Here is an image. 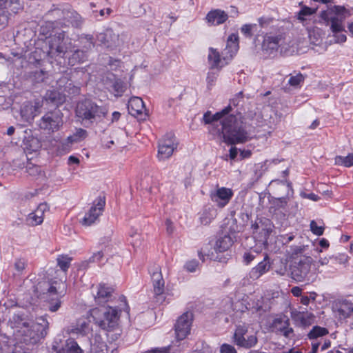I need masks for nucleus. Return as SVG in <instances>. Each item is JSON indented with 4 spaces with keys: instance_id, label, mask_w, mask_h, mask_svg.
Listing matches in <instances>:
<instances>
[{
    "instance_id": "f257e3e1",
    "label": "nucleus",
    "mask_w": 353,
    "mask_h": 353,
    "mask_svg": "<svg viewBox=\"0 0 353 353\" xmlns=\"http://www.w3.org/2000/svg\"><path fill=\"white\" fill-rule=\"evenodd\" d=\"M242 99L243 92H240L230 100L229 105H231L232 112L221 123L223 141L228 144L243 143L250 139L241 114L233 109V107L239 105Z\"/></svg>"
},
{
    "instance_id": "f03ea898",
    "label": "nucleus",
    "mask_w": 353,
    "mask_h": 353,
    "mask_svg": "<svg viewBox=\"0 0 353 353\" xmlns=\"http://www.w3.org/2000/svg\"><path fill=\"white\" fill-rule=\"evenodd\" d=\"M34 317L31 314L30 318L23 322V353L34 350L47 334L48 322L46 319L43 316H35V319Z\"/></svg>"
},
{
    "instance_id": "7ed1b4c3",
    "label": "nucleus",
    "mask_w": 353,
    "mask_h": 353,
    "mask_svg": "<svg viewBox=\"0 0 353 353\" xmlns=\"http://www.w3.org/2000/svg\"><path fill=\"white\" fill-rule=\"evenodd\" d=\"M76 116L84 125L98 123L106 117L108 109L90 99L79 101L76 107Z\"/></svg>"
},
{
    "instance_id": "20e7f679",
    "label": "nucleus",
    "mask_w": 353,
    "mask_h": 353,
    "mask_svg": "<svg viewBox=\"0 0 353 353\" xmlns=\"http://www.w3.org/2000/svg\"><path fill=\"white\" fill-rule=\"evenodd\" d=\"M89 314L101 329L107 332L115 331L118 329L119 314L117 307H95L91 309Z\"/></svg>"
},
{
    "instance_id": "39448f33",
    "label": "nucleus",
    "mask_w": 353,
    "mask_h": 353,
    "mask_svg": "<svg viewBox=\"0 0 353 353\" xmlns=\"http://www.w3.org/2000/svg\"><path fill=\"white\" fill-rule=\"evenodd\" d=\"M59 278H54L50 282V287L46 293V302L50 312H57L61 305V299L67 293L66 276L58 274Z\"/></svg>"
},
{
    "instance_id": "423d86ee",
    "label": "nucleus",
    "mask_w": 353,
    "mask_h": 353,
    "mask_svg": "<svg viewBox=\"0 0 353 353\" xmlns=\"http://www.w3.org/2000/svg\"><path fill=\"white\" fill-rule=\"evenodd\" d=\"M239 50V46H225L223 49L209 48L208 63L210 70H220L233 58Z\"/></svg>"
},
{
    "instance_id": "0eeeda50",
    "label": "nucleus",
    "mask_w": 353,
    "mask_h": 353,
    "mask_svg": "<svg viewBox=\"0 0 353 353\" xmlns=\"http://www.w3.org/2000/svg\"><path fill=\"white\" fill-rule=\"evenodd\" d=\"M257 332L250 327L248 324L236 325L234 335V343L241 347L250 349L254 347L257 342Z\"/></svg>"
},
{
    "instance_id": "6e6552de",
    "label": "nucleus",
    "mask_w": 353,
    "mask_h": 353,
    "mask_svg": "<svg viewBox=\"0 0 353 353\" xmlns=\"http://www.w3.org/2000/svg\"><path fill=\"white\" fill-rule=\"evenodd\" d=\"M312 259L310 256L301 255L291 265L292 277L298 282L305 280L310 271Z\"/></svg>"
},
{
    "instance_id": "1a4fd4ad",
    "label": "nucleus",
    "mask_w": 353,
    "mask_h": 353,
    "mask_svg": "<svg viewBox=\"0 0 353 353\" xmlns=\"http://www.w3.org/2000/svg\"><path fill=\"white\" fill-rule=\"evenodd\" d=\"M332 11L336 14V17H330L327 11L321 12V18L327 22L330 21L331 30L334 33H340L343 30L342 21L350 14L343 6H334Z\"/></svg>"
},
{
    "instance_id": "9d476101",
    "label": "nucleus",
    "mask_w": 353,
    "mask_h": 353,
    "mask_svg": "<svg viewBox=\"0 0 353 353\" xmlns=\"http://www.w3.org/2000/svg\"><path fill=\"white\" fill-rule=\"evenodd\" d=\"M63 124L62 117L59 111L48 112L45 114L39 122L41 129L52 133L58 131Z\"/></svg>"
},
{
    "instance_id": "9b49d317",
    "label": "nucleus",
    "mask_w": 353,
    "mask_h": 353,
    "mask_svg": "<svg viewBox=\"0 0 353 353\" xmlns=\"http://www.w3.org/2000/svg\"><path fill=\"white\" fill-rule=\"evenodd\" d=\"M105 205L104 197H98L94 202L88 212L85 213L81 221V223L85 226H90L99 220V216L103 212Z\"/></svg>"
},
{
    "instance_id": "f8f14e48",
    "label": "nucleus",
    "mask_w": 353,
    "mask_h": 353,
    "mask_svg": "<svg viewBox=\"0 0 353 353\" xmlns=\"http://www.w3.org/2000/svg\"><path fill=\"white\" fill-rule=\"evenodd\" d=\"M177 147L175 137L172 134L165 135L159 143L158 158L165 160L170 158Z\"/></svg>"
},
{
    "instance_id": "ddd939ff",
    "label": "nucleus",
    "mask_w": 353,
    "mask_h": 353,
    "mask_svg": "<svg viewBox=\"0 0 353 353\" xmlns=\"http://www.w3.org/2000/svg\"><path fill=\"white\" fill-rule=\"evenodd\" d=\"M192 321L191 312L183 313L176 321L174 325L176 338L178 341L183 340L190 334Z\"/></svg>"
},
{
    "instance_id": "4468645a",
    "label": "nucleus",
    "mask_w": 353,
    "mask_h": 353,
    "mask_svg": "<svg viewBox=\"0 0 353 353\" xmlns=\"http://www.w3.org/2000/svg\"><path fill=\"white\" fill-rule=\"evenodd\" d=\"M24 133L26 135L23 139V152L26 153L28 161H30L37 155L41 143L37 137L31 134L30 130H25Z\"/></svg>"
},
{
    "instance_id": "2eb2a0df",
    "label": "nucleus",
    "mask_w": 353,
    "mask_h": 353,
    "mask_svg": "<svg viewBox=\"0 0 353 353\" xmlns=\"http://www.w3.org/2000/svg\"><path fill=\"white\" fill-rule=\"evenodd\" d=\"M272 332L284 336L285 338H292L294 330L290 327V319L286 316H280L275 318L271 325Z\"/></svg>"
},
{
    "instance_id": "dca6fc26",
    "label": "nucleus",
    "mask_w": 353,
    "mask_h": 353,
    "mask_svg": "<svg viewBox=\"0 0 353 353\" xmlns=\"http://www.w3.org/2000/svg\"><path fill=\"white\" fill-rule=\"evenodd\" d=\"M279 47L280 48L281 54L285 57L304 54L308 52L309 50L319 54L327 50L326 46H315V47L319 48L318 49L315 48H310L309 46H279Z\"/></svg>"
},
{
    "instance_id": "f3484780",
    "label": "nucleus",
    "mask_w": 353,
    "mask_h": 353,
    "mask_svg": "<svg viewBox=\"0 0 353 353\" xmlns=\"http://www.w3.org/2000/svg\"><path fill=\"white\" fill-rule=\"evenodd\" d=\"M47 26L41 28L40 40L46 43V44H61L64 43L66 44L68 37L65 36V32L63 30L53 29L50 32L46 31Z\"/></svg>"
},
{
    "instance_id": "a211bd4d",
    "label": "nucleus",
    "mask_w": 353,
    "mask_h": 353,
    "mask_svg": "<svg viewBox=\"0 0 353 353\" xmlns=\"http://www.w3.org/2000/svg\"><path fill=\"white\" fill-rule=\"evenodd\" d=\"M232 112V108L231 105H228L225 108H223L221 111L215 113L214 114H212L210 111H207L203 117V120L205 124H211L212 126H214L216 123L219 121L223 119L228 117V114H229ZM222 122H221V123ZM212 133L213 134H217L219 135H222L221 133V126L214 132L212 130H211Z\"/></svg>"
},
{
    "instance_id": "6ab92c4d",
    "label": "nucleus",
    "mask_w": 353,
    "mask_h": 353,
    "mask_svg": "<svg viewBox=\"0 0 353 353\" xmlns=\"http://www.w3.org/2000/svg\"><path fill=\"white\" fill-rule=\"evenodd\" d=\"M10 8L14 13H18L21 9L20 0H0V28H4L8 21L6 8Z\"/></svg>"
},
{
    "instance_id": "aec40b11",
    "label": "nucleus",
    "mask_w": 353,
    "mask_h": 353,
    "mask_svg": "<svg viewBox=\"0 0 353 353\" xmlns=\"http://www.w3.org/2000/svg\"><path fill=\"white\" fill-rule=\"evenodd\" d=\"M333 310L339 319H346L353 314V303L347 299L338 300L333 304Z\"/></svg>"
},
{
    "instance_id": "412c9836",
    "label": "nucleus",
    "mask_w": 353,
    "mask_h": 353,
    "mask_svg": "<svg viewBox=\"0 0 353 353\" xmlns=\"http://www.w3.org/2000/svg\"><path fill=\"white\" fill-rule=\"evenodd\" d=\"M233 196V191L230 188L221 187L210 194L212 201L216 203L219 208L225 207Z\"/></svg>"
},
{
    "instance_id": "4be33fe9",
    "label": "nucleus",
    "mask_w": 353,
    "mask_h": 353,
    "mask_svg": "<svg viewBox=\"0 0 353 353\" xmlns=\"http://www.w3.org/2000/svg\"><path fill=\"white\" fill-rule=\"evenodd\" d=\"M52 349L56 353H83L77 342L71 338L68 339L61 347L59 346V342L54 340Z\"/></svg>"
},
{
    "instance_id": "5701e85b",
    "label": "nucleus",
    "mask_w": 353,
    "mask_h": 353,
    "mask_svg": "<svg viewBox=\"0 0 353 353\" xmlns=\"http://www.w3.org/2000/svg\"><path fill=\"white\" fill-rule=\"evenodd\" d=\"M91 328L90 326V321L82 316L79 318L74 324H72L67 329V332L69 334H77V335H86Z\"/></svg>"
},
{
    "instance_id": "b1692460",
    "label": "nucleus",
    "mask_w": 353,
    "mask_h": 353,
    "mask_svg": "<svg viewBox=\"0 0 353 353\" xmlns=\"http://www.w3.org/2000/svg\"><path fill=\"white\" fill-rule=\"evenodd\" d=\"M47 210H48V205L45 203H40L34 212L28 214L26 223L31 226L41 224L43 221L44 213Z\"/></svg>"
},
{
    "instance_id": "393cba45",
    "label": "nucleus",
    "mask_w": 353,
    "mask_h": 353,
    "mask_svg": "<svg viewBox=\"0 0 353 353\" xmlns=\"http://www.w3.org/2000/svg\"><path fill=\"white\" fill-rule=\"evenodd\" d=\"M228 19V14L222 10L214 9L210 10L205 17L209 26H219L225 23Z\"/></svg>"
},
{
    "instance_id": "a878e982",
    "label": "nucleus",
    "mask_w": 353,
    "mask_h": 353,
    "mask_svg": "<svg viewBox=\"0 0 353 353\" xmlns=\"http://www.w3.org/2000/svg\"><path fill=\"white\" fill-rule=\"evenodd\" d=\"M11 90L6 83H0V110L8 109L12 104Z\"/></svg>"
},
{
    "instance_id": "bb28decb",
    "label": "nucleus",
    "mask_w": 353,
    "mask_h": 353,
    "mask_svg": "<svg viewBox=\"0 0 353 353\" xmlns=\"http://www.w3.org/2000/svg\"><path fill=\"white\" fill-rule=\"evenodd\" d=\"M292 317L297 324L306 327L312 324L314 316L308 312H292Z\"/></svg>"
},
{
    "instance_id": "cd10ccee",
    "label": "nucleus",
    "mask_w": 353,
    "mask_h": 353,
    "mask_svg": "<svg viewBox=\"0 0 353 353\" xmlns=\"http://www.w3.org/2000/svg\"><path fill=\"white\" fill-rule=\"evenodd\" d=\"M129 112L132 115L141 114L145 110L144 103L140 97H132L128 104Z\"/></svg>"
},
{
    "instance_id": "c85d7f7f",
    "label": "nucleus",
    "mask_w": 353,
    "mask_h": 353,
    "mask_svg": "<svg viewBox=\"0 0 353 353\" xmlns=\"http://www.w3.org/2000/svg\"><path fill=\"white\" fill-rule=\"evenodd\" d=\"M270 268V264L268 261V257H265L264 259L258 263V265L253 268L250 272V276L252 279H257L263 274L266 273Z\"/></svg>"
},
{
    "instance_id": "c756f323",
    "label": "nucleus",
    "mask_w": 353,
    "mask_h": 353,
    "mask_svg": "<svg viewBox=\"0 0 353 353\" xmlns=\"http://www.w3.org/2000/svg\"><path fill=\"white\" fill-rule=\"evenodd\" d=\"M112 289L104 284H100L98 287V291L94 296L96 303L101 304L108 301L109 297L111 296Z\"/></svg>"
},
{
    "instance_id": "7c9ffc66",
    "label": "nucleus",
    "mask_w": 353,
    "mask_h": 353,
    "mask_svg": "<svg viewBox=\"0 0 353 353\" xmlns=\"http://www.w3.org/2000/svg\"><path fill=\"white\" fill-rule=\"evenodd\" d=\"M97 40L103 44L115 43L119 42V35L115 34L112 29L108 28L97 35Z\"/></svg>"
},
{
    "instance_id": "2f4dec72",
    "label": "nucleus",
    "mask_w": 353,
    "mask_h": 353,
    "mask_svg": "<svg viewBox=\"0 0 353 353\" xmlns=\"http://www.w3.org/2000/svg\"><path fill=\"white\" fill-rule=\"evenodd\" d=\"M233 241L228 235L219 238L214 245L216 252H223L228 250L232 245Z\"/></svg>"
},
{
    "instance_id": "473e14b6",
    "label": "nucleus",
    "mask_w": 353,
    "mask_h": 353,
    "mask_svg": "<svg viewBox=\"0 0 353 353\" xmlns=\"http://www.w3.org/2000/svg\"><path fill=\"white\" fill-rule=\"evenodd\" d=\"M39 108L40 104L39 102H34V104L28 103L23 109V117H25L28 121L33 119L37 114Z\"/></svg>"
},
{
    "instance_id": "72a5a7b5",
    "label": "nucleus",
    "mask_w": 353,
    "mask_h": 353,
    "mask_svg": "<svg viewBox=\"0 0 353 353\" xmlns=\"http://www.w3.org/2000/svg\"><path fill=\"white\" fill-rule=\"evenodd\" d=\"M260 50L258 51L259 56L262 58L267 59L274 57L277 55L279 47V46H260Z\"/></svg>"
},
{
    "instance_id": "f704fd0d",
    "label": "nucleus",
    "mask_w": 353,
    "mask_h": 353,
    "mask_svg": "<svg viewBox=\"0 0 353 353\" xmlns=\"http://www.w3.org/2000/svg\"><path fill=\"white\" fill-rule=\"evenodd\" d=\"M72 258L66 254L59 255L57 259V265L60 268L61 272L60 275L65 274L66 275L67 271L70 266Z\"/></svg>"
},
{
    "instance_id": "c9c22d12",
    "label": "nucleus",
    "mask_w": 353,
    "mask_h": 353,
    "mask_svg": "<svg viewBox=\"0 0 353 353\" xmlns=\"http://www.w3.org/2000/svg\"><path fill=\"white\" fill-rule=\"evenodd\" d=\"M328 330L325 327H320V326H314L310 331L307 334L308 338L310 340L317 339L318 338L323 337L328 334Z\"/></svg>"
},
{
    "instance_id": "e433bc0d",
    "label": "nucleus",
    "mask_w": 353,
    "mask_h": 353,
    "mask_svg": "<svg viewBox=\"0 0 353 353\" xmlns=\"http://www.w3.org/2000/svg\"><path fill=\"white\" fill-rule=\"evenodd\" d=\"M240 30L245 38L252 39L254 35V32L257 31V25L256 23L243 24Z\"/></svg>"
},
{
    "instance_id": "4c0bfd02",
    "label": "nucleus",
    "mask_w": 353,
    "mask_h": 353,
    "mask_svg": "<svg viewBox=\"0 0 353 353\" xmlns=\"http://www.w3.org/2000/svg\"><path fill=\"white\" fill-rule=\"evenodd\" d=\"M126 84L120 79L114 81L112 84V88L114 92V95L121 97L123 93L126 90Z\"/></svg>"
},
{
    "instance_id": "58836bf2",
    "label": "nucleus",
    "mask_w": 353,
    "mask_h": 353,
    "mask_svg": "<svg viewBox=\"0 0 353 353\" xmlns=\"http://www.w3.org/2000/svg\"><path fill=\"white\" fill-rule=\"evenodd\" d=\"M335 162L338 165L350 167L353 165V154H349L346 157L338 156L335 159Z\"/></svg>"
},
{
    "instance_id": "ea45409f",
    "label": "nucleus",
    "mask_w": 353,
    "mask_h": 353,
    "mask_svg": "<svg viewBox=\"0 0 353 353\" xmlns=\"http://www.w3.org/2000/svg\"><path fill=\"white\" fill-rule=\"evenodd\" d=\"M209 245H206L203 247L201 251L199 252V257L203 261H205V256H206L210 260L216 261L218 259V257L214 254L213 252L208 251Z\"/></svg>"
},
{
    "instance_id": "a19ab883",
    "label": "nucleus",
    "mask_w": 353,
    "mask_h": 353,
    "mask_svg": "<svg viewBox=\"0 0 353 353\" xmlns=\"http://www.w3.org/2000/svg\"><path fill=\"white\" fill-rule=\"evenodd\" d=\"M305 80V77L300 72L296 74L295 75H291L289 80L288 83L293 87H297L300 85L301 83H303Z\"/></svg>"
},
{
    "instance_id": "79ce46f5",
    "label": "nucleus",
    "mask_w": 353,
    "mask_h": 353,
    "mask_svg": "<svg viewBox=\"0 0 353 353\" xmlns=\"http://www.w3.org/2000/svg\"><path fill=\"white\" fill-rule=\"evenodd\" d=\"M316 8H311L307 6H303L301 10L299 12V19L303 21L305 20V16H310L315 13Z\"/></svg>"
},
{
    "instance_id": "37998d69",
    "label": "nucleus",
    "mask_w": 353,
    "mask_h": 353,
    "mask_svg": "<svg viewBox=\"0 0 353 353\" xmlns=\"http://www.w3.org/2000/svg\"><path fill=\"white\" fill-rule=\"evenodd\" d=\"M219 70H218L217 71H213V70H211L208 72L206 81L209 86H212L214 84L219 76Z\"/></svg>"
},
{
    "instance_id": "c03bdc74",
    "label": "nucleus",
    "mask_w": 353,
    "mask_h": 353,
    "mask_svg": "<svg viewBox=\"0 0 353 353\" xmlns=\"http://www.w3.org/2000/svg\"><path fill=\"white\" fill-rule=\"evenodd\" d=\"M310 226V230L314 234L321 236L323 234L324 228L322 226H318L315 221H312Z\"/></svg>"
},
{
    "instance_id": "a18cd8bd",
    "label": "nucleus",
    "mask_w": 353,
    "mask_h": 353,
    "mask_svg": "<svg viewBox=\"0 0 353 353\" xmlns=\"http://www.w3.org/2000/svg\"><path fill=\"white\" fill-rule=\"evenodd\" d=\"M154 292L156 295H161L164 292V281L153 282Z\"/></svg>"
},
{
    "instance_id": "49530a36",
    "label": "nucleus",
    "mask_w": 353,
    "mask_h": 353,
    "mask_svg": "<svg viewBox=\"0 0 353 353\" xmlns=\"http://www.w3.org/2000/svg\"><path fill=\"white\" fill-rule=\"evenodd\" d=\"M304 251V247L303 246H295L291 248V255L292 257L296 260H299L300 256H299V254H301Z\"/></svg>"
},
{
    "instance_id": "de8ad7c7",
    "label": "nucleus",
    "mask_w": 353,
    "mask_h": 353,
    "mask_svg": "<svg viewBox=\"0 0 353 353\" xmlns=\"http://www.w3.org/2000/svg\"><path fill=\"white\" fill-rule=\"evenodd\" d=\"M330 259L339 264H345L348 261V256L345 254H339L336 256H330Z\"/></svg>"
},
{
    "instance_id": "09e8293b",
    "label": "nucleus",
    "mask_w": 353,
    "mask_h": 353,
    "mask_svg": "<svg viewBox=\"0 0 353 353\" xmlns=\"http://www.w3.org/2000/svg\"><path fill=\"white\" fill-rule=\"evenodd\" d=\"M221 353H237L234 346L230 344L224 343L220 347Z\"/></svg>"
},
{
    "instance_id": "8fccbe9b",
    "label": "nucleus",
    "mask_w": 353,
    "mask_h": 353,
    "mask_svg": "<svg viewBox=\"0 0 353 353\" xmlns=\"http://www.w3.org/2000/svg\"><path fill=\"white\" fill-rule=\"evenodd\" d=\"M273 21V19L268 17H261L258 19L259 26L263 28L268 26Z\"/></svg>"
},
{
    "instance_id": "3c124183",
    "label": "nucleus",
    "mask_w": 353,
    "mask_h": 353,
    "mask_svg": "<svg viewBox=\"0 0 353 353\" xmlns=\"http://www.w3.org/2000/svg\"><path fill=\"white\" fill-rule=\"evenodd\" d=\"M198 267V262L196 260L188 261L185 263V269L190 272H195Z\"/></svg>"
},
{
    "instance_id": "603ef678",
    "label": "nucleus",
    "mask_w": 353,
    "mask_h": 353,
    "mask_svg": "<svg viewBox=\"0 0 353 353\" xmlns=\"http://www.w3.org/2000/svg\"><path fill=\"white\" fill-rule=\"evenodd\" d=\"M263 43L265 44V41L268 43V44H278L280 41V39L277 36H268V37H263Z\"/></svg>"
},
{
    "instance_id": "864d4df0",
    "label": "nucleus",
    "mask_w": 353,
    "mask_h": 353,
    "mask_svg": "<svg viewBox=\"0 0 353 353\" xmlns=\"http://www.w3.org/2000/svg\"><path fill=\"white\" fill-rule=\"evenodd\" d=\"M152 282L163 281V277L159 267L155 268V270L152 274Z\"/></svg>"
},
{
    "instance_id": "5fc2aeb1",
    "label": "nucleus",
    "mask_w": 353,
    "mask_h": 353,
    "mask_svg": "<svg viewBox=\"0 0 353 353\" xmlns=\"http://www.w3.org/2000/svg\"><path fill=\"white\" fill-rule=\"evenodd\" d=\"M108 65L110 66L111 70H115L117 67H119L121 65L120 61L117 59H113L112 57H108Z\"/></svg>"
},
{
    "instance_id": "6e6d98bb",
    "label": "nucleus",
    "mask_w": 353,
    "mask_h": 353,
    "mask_svg": "<svg viewBox=\"0 0 353 353\" xmlns=\"http://www.w3.org/2000/svg\"><path fill=\"white\" fill-rule=\"evenodd\" d=\"M85 58V54L83 51L80 50H75V52L73 53L71 59L72 60H78L80 61H83V59Z\"/></svg>"
},
{
    "instance_id": "4d7b16f0",
    "label": "nucleus",
    "mask_w": 353,
    "mask_h": 353,
    "mask_svg": "<svg viewBox=\"0 0 353 353\" xmlns=\"http://www.w3.org/2000/svg\"><path fill=\"white\" fill-rule=\"evenodd\" d=\"M274 205L277 208H285L287 205V200L285 198H279L274 201Z\"/></svg>"
},
{
    "instance_id": "13d9d810",
    "label": "nucleus",
    "mask_w": 353,
    "mask_h": 353,
    "mask_svg": "<svg viewBox=\"0 0 353 353\" xmlns=\"http://www.w3.org/2000/svg\"><path fill=\"white\" fill-rule=\"evenodd\" d=\"M81 42H88L91 44L94 43V37L91 34H81L79 37Z\"/></svg>"
},
{
    "instance_id": "bf43d9fd",
    "label": "nucleus",
    "mask_w": 353,
    "mask_h": 353,
    "mask_svg": "<svg viewBox=\"0 0 353 353\" xmlns=\"http://www.w3.org/2000/svg\"><path fill=\"white\" fill-rule=\"evenodd\" d=\"M103 254L102 252L99 251L96 253H94L93 255L90 258V262H99L103 258Z\"/></svg>"
},
{
    "instance_id": "052dcab7",
    "label": "nucleus",
    "mask_w": 353,
    "mask_h": 353,
    "mask_svg": "<svg viewBox=\"0 0 353 353\" xmlns=\"http://www.w3.org/2000/svg\"><path fill=\"white\" fill-rule=\"evenodd\" d=\"M301 196L303 198L308 199L314 201H317L320 199L319 196L318 195L315 194L314 193H309V194L302 193Z\"/></svg>"
},
{
    "instance_id": "680f3d73",
    "label": "nucleus",
    "mask_w": 353,
    "mask_h": 353,
    "mask_svg": "<svg viewBox=\"0 0 353 353\" xmlns=\"http://www.w3.org/2000/svg\"><path fill=\"white\" fill-rule=\"evenodd\" d=\"M207 212H203L200 217L201 223L203 225H208L210 223L212 217H208Z\"/></svg>"
},
{
    "instance_id": "e2e57ef3",
    "label": "nucleus",
    "mask_w": 353,
    "mask_h": 353,
    "mask_svg": "<svg viewBox=\"0 0 353 353\" xmlns=\"http://www.w3.org/2000/svg\"><path fill=\"white\" fill-rule=\"evenodd\" d=\"M49 47V52H52L53 50H56L58 54H61L63 52V48L65 46H48Z\"/></svg>"
},
{
    "instance_id": "0e129e2a",
    "label": "nucleus",
    "mask_w": 353,
    "mask_h": 353,
    "mask_svg": "<svg viewBox=\"0 0 353 353\" xmlns=\"http://www.w3.org/2000/svg\"><path fill=\"white\" fill-rule=\"evenodd\" d=\"M166 225V231L168 234H171L174 232V225L173 223L170 219H167L165 221Z\"/></svg>"
},
{
    "instance_id": "69168bd1",
    "label": "nucleus",
    "mask_w": 353,
    "mask_h": 353,
    "mask_svg": "<svg viewBox=\"0 0 353 353\" xmlns=\"http://www.w3.org/2000/svg\"><path fill=\"white\" fill-rule=\"evenodd\" d=\"M291 292L293 296L299 297L301 296L302 289L298 286H295L291 289Z\"/></svg>"
},
{
    "instance_id": "338daca9",
    "label": "nucleus",
    "mask_w": 353,
    "mask_h": 353,
    "mask_svg": "<svg viewBox=\"0 0 353 353\" xmlns=\"http://www.w3.org/2000/svg\"><path fill=\"white\" fill-rule=\"evenodd\" d=\"M73 17L74 19V21H71L72 25L74 27H79L82 23V21L81 20L80 16L79 14H76Z\"/></svg>"
},
{
    "instance_id": "774afa93",
    "label": "nucleus",
    "mask_w": 353,
    "mask_h": 353,
    "mask_svg": "<svg viewBox=\"0 0 353 353\" xmlns=\"http://www.w3.org/2000/svg\"><path fill=\"white\" fill-rule=\"evenodd\" d=\"M254 257H255L254 255H253L252 254H251L250 252H245L243 255L244 261L247 264H248L251 261H252L254 260Z\"/></svg>"
}]
</instances>
